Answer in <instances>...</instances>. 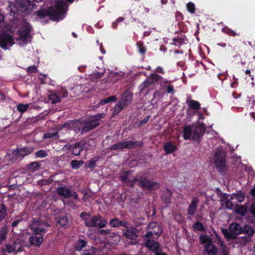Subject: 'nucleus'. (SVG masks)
Listing matches in <instances>:
<instances>
[{"instance_id": "f257e3e1", "label": "nucleus", "mask_w": 255, "mask_h": 255, "mask_svg": "<svg viewBox=\"0 0 255 255\" xmlns=\"http://www.w3.org/2000/svg\"><path fill=\"white\" fill-rule=\"evenodd\" d=\"M105 117V114H98L96 116L90 117L86 122L85 126L83 127L82 123L79 121H70L64 124L62 127L58 128V130L62 128H72L76 132L79 131L82 129V133H84L97 127L99 125V121Z\"/></svg>"}, {"instance_id": "f03ea898", "label": "nucleus", "mask_w": 255, "mask_h": 255, "mask_svg": "<svg viewBox=\"0 0 255 255\" xmlns=\"http://www.w3.org/2000/svg\"><path fill=\"white\" fill-rule=\"evenodd\" d=\"M65 2L63 0H57L52 3L51 7L45 11L41 9L35 12L37 19H42L48 16L53 20H59L63 18L66 12Z\"/></svg>"}, {"instance_id": "7ed1b4c3", "label": "nucleus", "mask_w": 255, "mask_h": 255, "mask_svg": "<svg viewBox=\"0 0 255 255\" xmlns=\"http://www.w3.org/2000/svg\"><path fill=\"white\" fill-rule=\"evenodd\" d=\"M80 217L83 219L85 225L88 227L102 228L105 227L107 223V221L103 219L100 216H92L89 214L82 213Z\"/></svg>"}, {"instance_id": "20e7f679", "label": "nucleus", "mask_w": 255, "mask_h": 255, "mask_svg": "<svg viewBox=\"0 0 255 255\" xmlns=\"http://www.w3.org/2000/svg\"><path fill=\"white\" fill-rule=\"evenodd\" d=\"M147 176L146 173H140L137 178L133 179V182L134 184L135 182L138 181L140 186L147 190L155 189L159 187L157 183L149 180L147 179Z\"/></svg>"}, {"instance_id": "39448f33", "label": "nucleus", "mask_w": 255, "mask_h": 255, "mask_svg": "<svg viewBox=\"0 0 255 255\" xmlns=\"http://www.w3.org/2000/svg\"><path fill=\"white\" fill-rule=\"evenodd\" d=\"M30 30L31 27L28 23H24L23 25L20 27L18 31L19 37L17 38L20 45H24L30 39Z\"/></svg>"}, {"instance_id": "423d86ee", "label": "nucleus", "mask_w": 255, "mask_h": 255, "mask_svg": "<svg viewBox=\"0 0 255 255\" xmlns=\"http://www.w3.org/2000/svg\"><path fill=\"white\" fill-rule=\"evenodd\" d=\"M30 227L34 233L43 235L47 231L48 224L42 221L33 219L30 224Z\"/></svg>"}, {"instance_id": "0eeeda50", "label": "nucleus", "mask_w": 255, "mask_h": 255, "mask_svg": "<svg viewBox=\"0 0 255 255\" xmlns=\"http://www.w3.org/2000/svg\"><path fill=\"white\" fill-rule=\"evenodd\" d=\"M161 233V230L157 223H151L149 224L147 232L144 236V239H156Z\"/></svg>"}, {"instance_id": "6e6552de", "label": "nucleus", "mask_w": 255, "mask_h": 255, "mask_svg": "<svg viewBox=\"0 0 255 255\" xmlns=\"http://www.w3.org/2000/svg\"><path fill=\"white\" fill-rule=\"evenodd\" d=\"M242 228L241 225L237 223H233L230 225L228 230H223L222 232L226 237L234 239L237 235L242 232Z\"/></svg>"}, {"instance_id": "1a4fd4ad", "label": "nucleus", "mask_w": 255, "mask_h": 255, "mask_svg": "<svg viewBox=\"0 0 255 255\" xmlns=\"http://www.w3.org/2000/svg\"><path fill=\"white\" fill-rule=\"evenodd\" d=\"M23 2L24 5H21L18 7V6L20 4L18 2H16L15 4H10L9 6V10L10 11V15L14 16L16 13L19 11L25 12L26 13H28L27 10L29 9V5H27L26 4L28 3L29 1L28 0H25Z\"/></svg>"}, {"instance_id": "9d476101", "label": "nucleus", "mask_w": 255, "mask_h": 255, "mask_svg": "<svg viewBox=\"0 0 255 255\" xmlns=\"http://www.w3.org/2000/svg\"><path fill=\"white\" fill-rule=\"evenodd\" d=\"M141 143L138 142L133 141H124L117 143L111 147V150L122 149L124 148H132L138 146H140Z\"/></svg>"}, {"instance_id": "9b49d317", "label": "nucleus", "mask_w": 255, "mask_h": 255, "mask_svg": "<svg viewBox=\"0 0 255 255\" xmlns=\"http://www.w3.org/2000/svg\"><path fill=\"white\" fill-rule=\"evenodd\" d=\"M225 154L221 148H217L215 152L214 161L216 166L220 169H223L225 165Z\"/></svg>"}, {"instance_id": "f8f14e48", "label": "nucleus", "mask_w": 255, "mask_h": 255, "mask_svg": "<svg viewBox=\"0 0 255 255\" xmlns=\"http://www.w3.org/2000/svg\"><path fill=\"white\" fill-rule=\"evenodd\" d=\"M57 193L65 198L73 196L74 199H78V195L75 193H72V191L68 187L61 186L57 188Z\"/></svg>"}, {"instance_id": "ddd939ff", "label": "nucleus", "mask_w": 255, "mask_h": 255, "mask_svg": "<svg viewBox=\"0 0 255 255\" xmlns=\"http://www.w3.org/2000/svg\"><path fill=\"white\" fill-rule=\"evenodd\" d=\"M13 44V41L11 36L5 34L0 35V45L2 48L7 49Z\"/></svg>"}, {"instance_id": "4468645a", "label": "nucleus", "mask_w": 255, "mask_h": 255, "mask_svg": "<svg viewBox=\"0 0 255 255\" xmlns=\"http://www.w3.org/2000/svg\"><path fill=\"white\" fill-rule=\"evenodd\" d=\"M159 76L156 74H153L147 77L143 82H142L139 86V88L140 91H143L146 88L149 86L151 84L155 82L158 80Z\"/></svg>"}, {"instance_id": "2eb2a0df", "label": "nucleus", "mask_w": 255, "mask_h": 255, "mask_svg": "<svg viewBox=\"0 0 255 255\" xmlns=\"http://www.w3.org/2000/svg\"><path fill=\"white\" fill-rule=\"evenodd\" d=\"M233 199L232 194H223L221 197V202L223 206L228 209H231L233 204L231 200Z\"/></svg>"}, {"instance_id": "dca6fc26", "label": "nucleus", "mask_w": 255, "mask_h": 255, "mask_svg": "<svg viewBox=\"0 0 255 255\" xmlns=\"http://www.w3.org/2000/svg\"><path fill=\"white\" fill-rule=\"evenodd\" d=\"M21 245L19 241H16L13 243L7 244L5 246V250L8 253H15L20 251Z\"/></svg>"}, {"instance_id": "f3484780", "label": "nucleus", "mask_w": 255, "mask_h": 255, "mask_svg": "<svg viewBox=\"0 0 255 255\" xmlns=\"http://www.w3.org/2000/svg\"><path fill=\"white\" fill-rule=\"evenodd\" d=\"M22 151H19V149L8 150L6 153V158L8 160H15L20 157V154H23Z\"/></svg>"}, {"instance_id": "a211bd4d", "label": "nucleus", "mask_w": 255, "mask_h": 255, "mask_svg": "<svg viewBox=\"0 0 255 255\" xmlns=\"http://www.w3.org/2000/svg\"><path fill=\"white\" fill-rule=\"evenodd\" d=\"M151 239H146L145 246L154 254L159 250V245L157 242L151 240Z\"/></svg>"}, {"instance_id": "6ab92c4d", "label": "nucleus", "mask_w": 255, "mask_h": 255, "mask_svg": "<svg viewBox=\"0 0 255 255\" xmlns=\"http://www.w3.org/2000/svg\"><path fill=\"white\" fill-rule=\"evenodd\" d=\"M29 240L31 245L39 246L43 242V235L34 233V235L29 238Z\"/></svg>"}, {"instance_id": "aec40b11", "label": "nucleus", "mask_w": 255, "mask_h": 255, "mask_svg": "<svg viewBox=\"0 0 255 255\" xmlns=\"http://www.w3.org/2000/svg\"><path fill=\"white\" fill-rule=\"evenodd\" d=\"M132 100V95L128 91H126L123 94L122 98L120 101V103H121L123 106H127L129 104Z\"/></svg>"}, {"instance_id": "412c9836", "label": "nucleus", "mask_w": 255, "mask_h": 255, "mask_svg": "<svg viewBox=\"0 0 255 255\" xmlns=\"http://www.w3.org/2000/svg\"><path fill=\"white\" fill-rule=\"evenodd\" d=\"M198 203V200L197 198H194L192 199L188 210V213L189 214L191 215H194L196 210Z\"/></svg>"}, {"instance_id": "4be33fe9", "label": "nucleus", "mask_w": 255, "mask_h": 255, "mask_svg": "<svg viewBox=\"0 0 255 255\" xmlns=\"http://www.w3.org/2000/svg\"><path fill=\"white\" fill-rule=\"evenodd\" d=\"M217 248L211 243L205 246V252L208 255H214L217 252Z\"/></svg>"}, {"instance_id": "5701e85b", "label": "nucleus", "mask_w": 255, "mask_h": 255, "mask_svg": "<svg viewBox=\"0 0 255 255\" xmlns=\"http://www.w3.org/2000/svg\"><path fill=\"white\" fill-rule=\"evenodd\" d=\"M164 149L167 153L170 154L174 152L176 147L171 142H167L164 145Z\"/></svg>"}, {"instance_id": "b1692460", "label": "nucleus", "mask_w": 255, "mask_h": 255, "mask_svg": "<svg viewBox=\"0 0 255 255\" xmlns=\"http://www.w3.org/2000/svg\"><path fill=\"white\" fill-rule=\"evenodd\" d=\"M82 143H76L72 147V153L75 155H78L82 150Z\"/></svg>"}, {"instance_id": "393cba45", "label": "nucleus", "mask_w": 255, "mask_h": 255, "mask_svg": "<svg viewBox=\"0 0 255 255\" xmlns=\"http://www.w3.org/2000/svg\"><path fill=\"white\" fill-rule=\"evenodd\" d=\"M193 130V128L187 126L183 129V137L185 139H189L192 135V132Z\"/></svg>"}, {"instance_id": "a878e982", "label": "nucleus", "mask_w": 255, "mask_h": 255, "mask_svg": "<svg viewBox=\"0 0 255 255\" xmlns=\"http://www.w3.org/2000/svg\"><path fill=\"white\" fill-rule=\"evenodd\" d=\"M125 236L129 239H133L137 236L136 230L134 228L128 229L124 233Z\"/></svg>"}, {"instance_id": "bb28decb", "label": "nucleus", "mask_w": 255, "mask_h": 255, "mask_svg": "<svg viewBox=\"0 0 255 255\" xmlns=\"http://www.w3.org/2000/svg\"><path fill=\"white\" fill-rule=\"evenodd\" d=\"M123 76V74L122 73H119L118 72H112L110 74V78L111 79V82H115L122 79Z\"/></svg>"}, {"instance_id": "cd10ccee", "label": "nucleus", "mask_w": 255, "mask_h": 255, "mask_svg": "<svg viewBox=\"0 0 255 255\" xmlns=\"http://www.w3.org/2000/svg\"><path fill=\"white\" fill-rule=\"evenodd\" d=\"M247 212V208L246 206L240 205L235 208V212L241 216H244Z\"/></svg>"}, {"instance_id": "c85d7f7f", "label": "nucleus", "mask_w": 255, "mask_h": 255, "mask_svg": "<svg viewBox=\"0 0 255 255\" xmlns=\"http://www.w3.org/2000/svg\"><path fill=\"white\" fill-rule=\"evenodd\" d=\"M8 229L6 226L2 227L0 230V243L4 240L6 238Z\"/></svg>"}, {"instance_id": "c756f323", "label": "nucleus", "mask_w": 255, "mask_h": 255, "mask_svg": "<svg viewBox=\"0 0 255 255\" xmlns=\"http://www.w3.org/2000/svg\"><path fill=\"white\" fill-rule=\"evenodd\" d=\"M200 241L201 244H206V245L211 244L212 242L210 237L204 235H202L200 237Z\"/></svg>"}, {"instance_id": "7c9ffc66", "label": "nucleus", "mask_w": 255, "mask_h": 255, "mask_svg": "<svg viewBox=\"0 0 255 255\" xmlns=\"http://www.w3.org/2000/svg\"><path fill=\"white\" fill-rule=\"evenodd\" d=\"M242 232L245 233L249 236L252 235L255 233L253 228L249 225H246L244 226V227L242 228Z\"/></svg>"}, {"instance_id": "2f4dec72", "label": "nucleus", "mask_w": 255, "mask_h": 255, "mask_svg": "<svg viewBox=\"0 0 255 255\" xmlns=\"http://www.w3.org/2000/svg\"><path fill=\"white\" fill-rule=\"evenodd\" d=\"M58 224L61 227H66L69 226L68 220L66 217H62L58 220Z\"/></svg>"}, {"instance_id": "473e14b6", "label": "nucleus", "mask_w": 255, "mask_h": 255, "mask_svg": "<svg viewBox=\"0 0 255 255\" xmlns=\"http://www.w3.org/2000/svg\"><path fill=\"white\" fill-rule=\"evenodd\" d=\"M49 99L52 104L58 103L60 101V97L56 94H51L49 96Z\"/></svg>"}, {"instance_id": "72a5a7b5", "label": "nucleus", "mask_w": 255, "mask_h": 255, "mask_svg": "<svg viewBox=\"0 0 255 255\" xmlns=\"http://www.w3.org/2000/svg\"><path fill=\"white\" fill-rule=\"evenodd\" d=\"M233 199H236L239 202H242L244 200L245 195L242 193L232 194Z\"/></svg>"}, {"instance_id": "f704fd0d", "label": "nucleus", "mask_w": 255, "mask_h": 255, "mask_svg": "<svg viewBox=\"0 0 255 255\" xmlns=\"http://www.w3.org/2000/svg\"><path fill=\"white\" fill-rule=\"evenodd\" d=\"M189 106L190 108L195 110L199 109L200 108V103L198 101L194 100H191L189 101Z\"/></svg>"}, {"instance_id": "c9c22d12", "label": "nucleus", "mask_w": 255, "mask_h": 255, "mask_svg": "<svg viewBox=\"0 0 255 255\" xmlns=\"http://www.w3.org/2000/svg\"><path fill=\"white\" fill-rule=\"evenodd\" d=\"M30 104H19L17 106V110L20 113H23L25 112L29 108Z\"/></svg>"}, {"instance_id": "e433bc0d", "label": "nucleus", "mask_w": 255, "mask_h": 255, "mask_svg": "<svg viewBox=\"0 0 255 255\" xmlns=\"http://www.w3.org/2000/svg\"><path fill=\"white\" fill-rule=\"evenodd\" d=\"M86 242L84 240H78L75 244V248L77 250H81L86 245Z\"/></svg>"}, {"instance_id": "4c0bfd02", "label": "nucleus", "mask_w": 255, "mask_h": 255, "mask_svg": "<svg viewBox=\"0 0 255 255\" xmlns=\"http://www.w3.org/2000/svg\"><path fill=\"white\" fill-rule=\"evenodd\" d=\"M19 151H22L23 154H20L21 158L23 156L30 154L32 151V149L29 147H24L22 148L19 149Z\"/></svg>"}, {"instance_id": "58836bf2", "label": "nucleus", "mask_w": 255, "mask_h": 255, "mask_svg": "<svg viewBox=\"0 0 255 255\" xmlns=\"http://www.w3.org/2000/svg\"><path fill=\"white\" fill-rule=\"evenodd\" d=\"M110 225L113 227H118L121 226V221L117 218H114L110 220Z\"/></svg>"}, {"instance_id": "ea45409f", "label": "nucleus", "mask_w": 255, "mask_h": 255, "mask_svg": "<svg viewBox=\"0 0 255 255\" xmlns=\"http://www.w3.org/2000/svg\"><path fill=\"white\" fill-rule=\"evenodd\" d=\"M193 229L195 231H203L205 228L203 224L199 222H196L193 226Z\"/></svg>"}, {"instance_id": "a19ab883", "label": "nucleus", "mask_w": 255, "mask_h": 255, "mask_svg": "<svg viewBox=\"0 0 255 255\" xmlns=\"http://www.w3.org/2000/svg\"><path fill=\"white\" fill-rule=\"evenodd\" d=\"M116 97L114 96H112L109 98H106V99H104L101 100L99 104V105H105L108 103L114 101L116 100Z\"/></svg>"}, {"instance_id": "79ce46f5", "label": "nucleus", "mask_w": 255, "mask_h": 255, "mask_svg": "<svg viewBox=\"0 0 255 255\" xmlns=\"http://www.w3.org/2000/svg\"><path fill=\"white\" fill-rule=\"evenodd\" d=\"M124 107L125 106H123L121 103L119 102L117 105L115 106L113 114L114 115H117L124 108Z\"/></svg>"}, {"instance_id": "37998d69", "label": "nucleus", "mask_w": 255, "mask_h": 255, "mask_svg": "<svg viewBox=\"0 0 255 255\" xmlns=\"http://www.w3.org/2000/svg\"><path fill=\"white\" fill-rule=\"evenodd\" d=\"M40 164L37 162H33L29 165V169L34 172L37 170L39 168Z\"/></svg>"}, {"instance_id": "c03bdc74", "label": "nucleus", "mask_w": 255, "mask_h": 255, "mask_svg": "<svg viewBox=\"0 0 255 255\" xmlns=\"http://www.w3.org/2000/svg\"><path fill=\"white\" fill-rule=\"evenodd\" d=\"M6 24L4 20L3 15L0 14V31L4 30L6 28Z\"/></svg>"}, {"instance_id": "a18cd8bd", "label": "nucleus", "mask_w": 255, "mask_h": 255, "mask_svg": "<svg viewBox=\"0 0 255 255\" xmlns=\"http://www.w3.org/2000/svg\"><path fill=\"white\" fill-rule=\"evenodd\" d=\"M83 163L82 161L73 160L71 161V164L73 168H79L80 166Z\"/></svg>"}, {"instance_id": "49530a36", "label": "nucleus", "mask_w": 255, "mask_h": 255, "mask_svg": "<svg viewBox=\"0 0 255 255\" xmlns=\"http://www.w3.org/2000/svg\"><path fill=\"white\" fill-rule=\"evenodd\" d=\"M5 207L3 205L0 206V220H2L4 218L5 216Z\"/></svg>"}, {"instance_id": "de8ad7c7", "label": "nucleus", "mask_w": 255, "mask_h": 255, "mask_svg": "<svg viewBox=\"0 0 255 255\" xmlns=\"http://www.w3.org/2000/svg\"><path fill=\"white\" fill-rule=\"evenodd\" d=\"M188 10L191 13H194L195 10V4L190 2L187 4L186 5Z\"/></svg>"}, {"instance_id": "09e8293b", "label": "nucleus", "mask_w": 255, "mask_h": 255, "mask_svg": "<svg viewBox=\"0 0 255 255\" xmlns=\"http://www.w3.org/2000/svg\"><path fill=\"white\" fill-rule=\"evenodd\" d=\"M197 129L200 130V132L197 134V136H199L200 133L202 134L205 130V125L203 123H200L197 126Z\"/></svg>"}, {"instance_id": "8fccbe9b", "label": "nucleus", "mask_w": 255, "mask_h": 255, "mask_svg": "<svg viewBox=\"0 0 255 255\" xmlns=\"http://www.w3.org/2000/svg\"><path fill=\"white\" fill-rule=\"evenodd\" d=\"M130 173V171H128L124 173L122 176H121V179L123 181L125 182H128V179L129 177V175Z\"/></svg>"}, {"instance_id": "3c124183", "label": "nucleus", "mask_w": 255, "mask_h": 255, "mask_svg": "<svg viewBox=\"0 0 255 255\" xmlns=\"http://www.w3.org/2000/svg\"><path fill=\"white\" fill-rule=\"evenodd\" d=\"M137 45L138 48V51L141 54H144L146 51V48L143 45L142 43H137Z\"/></svg>"}, {"instance_id": "603ef678", "label": "nucleus", "mask_w": 255, "mask_h": 255, "mask_svg": "<svg viewBox=\"0 0 255 255\" xmlns=\"http://www.w3.org/2000/svg\"><path fill=\"white\" fill-rule=\"evenodd\" d=\"M35 155L38 157H44L47 156V153L44 150H39L36 152Z\"/></svg>"}, {"instance_id": "864d4df0", "label": "nucleus", "mask_w": 255, "mask_h": 255, "mask_svg": "<svg viewBox=\"0 0 255 255\" xmlns=\"http://www.w3.org/2000/svg\"><path fill=\"white\" fill-rule=\"evenodd\" d=\"M57 134L58 133L57 132L54 133H47L44 135L43 137L44 138H51L56 136Z\"/></svg>"}, {"instance_id": "5fc2aeb1", "label": "nucleus", "mask_w": 255, "mask_h": 255, "mask_svg": "<svg viewBox=\"0 0 255 255\" xmlns=\"http://www.w3.org/2000/svg\"><path fill=\"white\" fill-rule=\"evenodd\" d=\"M103 76V74L98 73H94L91 74V78L93 80L101 78Z\"/></svg>"}, {"instance_id": "6e6d98bb", "label": "nucleus", "mask_w": 255, "mask_h": 255, "mask_svg": "<svg viewBox=\"0 0 255 255\" xmlns=\"http://www.w3.org/2000/svg\"><path fill=\"white\" fill-rule=\"evenodd\" d=\"M251 213L254 216L255 218V204H252L250 208Z\"/></svg>"}, {"instance_id": "4d7b16f0", "label": "nucleus", "mask_w": 255, "mask_h": 255, "mask_svg": "<svg viewBox=\"0 0 255 255\" xmlns=\"http://www.w3.org/2000/svg\"><path fill=\"white\" fill-rule=\"evenodd\" d=\"M27 71H28V72H31V73H32V72H36V71H37V68L34 66H30V67H29L27 68Z\"/></svg>"}, {"instance_id": "13d9d810", "label": "nucleus", "mask_w": 255, "mask_h": 255, "mask_svg": "<svg viewBox=\"0 0 255 255\" xmlns=\"http://www.w3.org/2000/svg\"><path fill=\"white\" fill-rule=\"evenodd\" d=\"M124 19V18L123 17H119L118 18L117 20H116V22H114L113 23V27L114 28H116L117 27V22H120V21H123Z\"/></svg>"}, {"instance_id": "bf43d9fd", "label": "nucleus", "mask_w": 255, "mask_h": 255, "mask_svg": "<svg viewBox=\"0 0 255 255\" xmlns=\"http://www.w3.org/2000/svg\"><path fill=\"white\" fill-rule=\"evenodd\" d=\"M251 241V239L250 237H243L242 238V242L244 243H246L247 242H250Z\"/></svg>"}, {"instance_id": "052dcab7", "label": "nucleus", "mask_w": 255, "mask_h": 255, "mask_svg": "<svg viewBox=\"0 0 255 255\" xmlns=\"http://www.w3.org/2000/svg\"><path fill=\"white\" fill-rule=\"evenodd\" d=\"M71 148H72V146L71 145L68 144H66L65 145L63 148H62V149L64 150V151H66V150H69V149H70Z\"/></svg>"}, {"instance_id": "680f3d73", "label": "nucleus", "mask_w": 255, "mask_h": 255, "mask_svg": "<svg viewBox=\"0 0 255 255\" xmlns=\"http://www.w3.org/2000/svg\"><path fill=\"white\" fill-rule=\"evenodd\" d=\"M149 116H147L146 117H145L144 118V119L143 120H142L141 122H140V124H144L145 123H146L149 120Z\"/></svg>"}, {"instance_id": "e2e57ef3", "label": "nucleus", "mask_w": 255, "mask_h": 255, "mask_svg": "<svg viewBox=\"0 0 255 255\" xmlns=\"http://www.w3.org/2000/svg\"><path fill=\"white\" fill-rule=\"evenodd\" d=\"M121 226L125 227L126 228H128V222H126V221H122V222H121Z\"/></svg>"}, {"instance_id": "0e129e2a", "label": "nucleus", "mask_w": 255, "mask_h": 255, "mask_svg": "<svg viewBox=\"0 0 255 255\" xmlns=\"http://www.w3.org/2000/svg\"><path fill=\"white\" fill-rule=\"evenodd\" d=\"M155 255H166V254L159 250L155 253Z\"/></svg>"}, {"instance_id": "69168bd1", "label": "nucleus", "mask_w": 255, "mask_h": 255, "mask_svg": "<svg viewBox=\"0 0 255 255\" xmlns=\"http://www.w3.org/2000/svg\"><path fill=\"white\" fill-rule=\"evenodd\" d=\"M156 72H159V73H164V71H163V69L160 67H157V70H156Z\"/></svg>"}, {"instance_id": "338daca9", "label": "nucleus", "mask_w": 255, "mask_h": 255, "mask_svg": "<svg viewBox=\"0 0 255 255\" xmlns=\"http://www.w3.org/2000/svg\"><path fill=\"white\" fill-rule=\"evenodd\" d=\"M173 87H171V86H168V87H167V93H171V92H172V91H173Z\"/></svg>"}, {"instance_id": "774afa93", "label": "nucleus", "mask_w": 255, "mask_h": 255, "mask_svg": "<svg viewBox=\"0 0 255 255\" xmlns=\"http://www.w3.org/2000/svg\"><path fill=\"white\" fill-rule=\"evenodd\" d=\"M250 194L254 197H255V188H253L250 191Z\"/></svg>"}]
</instances>
